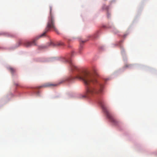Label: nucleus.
Returning a JSON list of instances; mask_svg holds the SVG:
<instances>
[{"instance_id": "1", "label": "nucleus", "mask_w": 157, "mask_h": 157, "mask_svg": "<svg viewBox=\"0 0 157 157\" xmlns=\"http://www.w3.org/2000/svg\"><path fill=\"white\" fill-rule=\"evenodd\" d=\"M74 52H72L65 59V61L69 63L72 71H77L75 77H70L65 80L60 82L59 84L63 82L65 80L70 81L76 78L83 81L85 85L86 86V94L83 96V97H89L96 94H100L103 91L104 85L98 82L95 78L90 72L84 71L80 70L78 67L73 63L71 59L74 55Z\"/></svg>"}, {"instance_id": "9", "label": "nucleus", "mask_w": 157, "mask_h": 157, "mask_svg": "<svg viewBox=\"0 0 157 157\" xmlns=\"http://www.w3.org/2000/svg\"><path fill=\"white\" fill-rule=\"evenodd\" d=\"M82 43H84V42H86V41H82Z\"/></svg>"}, {"instance_id": "4", "label": "nucleus", "mask_w": 157, "mask_h": 157, "mask_svg": "<svg viewBox=\"0 0 157 157\" xmlns=\"http://www.w3.org/2000/svg\"><path fill=\"white\" fill-rule=\"evenodd\" d=\"M59 84H52L49 83H46L44 85L37 87V89H40L42 87H50L51 86H56L58 85Z\"/></svg>"}, {"instance_id": "7", "label": "nucleus", "mask_w": 157, "mask_h": 157, "mask_svg": "<svg viewBox=\"0 0 157 157\" xmlns=\"http://www.w3.org/2000/svg\"><path fill=\"white\" fill-rule=\"evenodd\" d=\"M8 69L12 74H13V73L15 71V69L11 67H9L8 68Z\"/></svg>"}, {"instance_id": "5", "label": "nucleus", "mask_w": 157, "mask_h": 157, "mask_svg": "<svg viewBox=\"0 0 157 157\" xmlns=\"http://www.w3.org/2000/svg\"><path fill=\"white\" fill-rule=\"evenodd\" d=\"M64 43L62 41H59L56 42H51L50 44V46H63L64 45Z\"/></svg>"}, {"instance_id": "6", "label": "nucleus", "mask_w": 157, "mask_h": 157, "mask_svg": "<svg viewBox=\"0 0 157 157\" xmlns=\"http://www.w3.org/2000/svg\"><path fill=\"white\" fill-rule=\"evenodd\" d=\"M123 42L122 41H121L119 43V46L121 50V52L122 54H124V53L125 51L123 48V46L121 44V43Z\"/></svg>"}, {"instance_id": "3", "label": "nucleus", "mask_w": 157, "mask_h": 157, "mask_svg": "<svg viewBox=\"0 0 157 157\" xmlns=\"http://www.w3.org/2000/svg\"><path fill=\"white\" fill-rule=\"evenodd\" d=\"M100 103L103 111L106 113L107 117L114 124L117 125L118 123V122L116 120L114 119L111 115L104 104L101 102H100Z\"/></svg>"}, {"instance_id": "13", "label": "nucleus", "mask_w": 157, "mask_h": 157, "mask_svg": "<svg viewBox=\"0 0 157 157\" xmlns=\"http://www.w3.org/2000/svg\"><path fill=\"white\" fill-rule=\"evenodd\" d=\"M1 35V34H0V35Z\"/></svg>"}, {"instance_id": "12", "label": "nucleus", "mask_w": 157, "mask_h": 157, "mask_svg": "<svg viewBox=\"0 0 157 157\" xmlns=\"http://www.w3.org/2000/svg\"><path fill=\"white\" fill-rule=\"evenodd\" d=\"M19 44H21V42H19Z\"/></svg>"}, {"instance_id": "8", "label": "nucleus", "mask_w": 157, "mask_h": 157, "mask_svg": "<svg viewBox=\"0 0 157 157\" xmlns=\"http://www.w3.org/2000/svg\"><path fill=\"white\" fill-rule=\"evenodd\" d=\"M8 36H10L11 37H13V35H11V34H9V35H8Z\"/></svg>"}, {"instance_id": "10", "label": "nucleus", "mask_w": 157, "mask_h": 157, "mask_svg": "<svg viewBox=\"0 0 157 157\" xmlns=\"http://www.w3.org/2000/svg\"><path fill=\"white\" fill-rule=\"evenodd\" d=\"M39 92H37L36 94H37V95H39Z\"/></svg>"}, {"instance_id": "11", "label": "nucleus", "mask_w": 157, "mask_h": 157, "mask_svg": "<svg viewBox=\"0 0 157 157\" xmlns=\"http://www.w3.org/2000/svg\"><path fill=\"white\" fill-rule=\"evenodd\" d=\"M109 15L108 14H107V16H108V17H109Z\"/></svg>"}, {"instance_id": "2", "label": "nucleus", "mask_w": 157, "mask_h": 157, "mask_svg": "<svg viewBox=\"0 0 157 157\" xmlns=\"http://www.w3.org/2000/svg\"><path fill=\"white\" fill-rule=\"evenodd\" d=\"M50 29H52L55 31H56V29L55 26L54 16L53 13L52 12V7L51 6L50 7V16L48 17L47 27L44 30V33L39 36L36 37L35 39L32 41H25L23 42L22 43L23 45L26 47L36 45V40L39 38L45 36L46 33Z\"/></svg>"}]
</instances>
